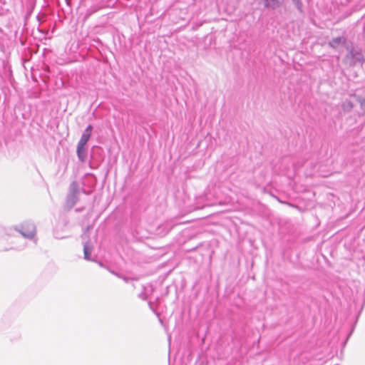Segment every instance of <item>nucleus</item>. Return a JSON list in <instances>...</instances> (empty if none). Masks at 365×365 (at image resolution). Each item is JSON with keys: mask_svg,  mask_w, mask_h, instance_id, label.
Segmentation results:
<instances>
[{"mask_svg": "<svg viewBox=\"0 0 365 365\" xmlns=\"http://www.w3.org/2000/svg\"><path fill=\"white\" fill-rule=\"evenodd\" d=\"M346 49L348 53L344 58V63L353 66L357 63L362 64L364 62L365 58L360 49H356L349 46H346Z\"/></svg>", "mask_w": 365, "mask_h": 365, "instance_id": "f257e3e1", "label": "nucleus"}, {"mask_svg": "<svg viewBox=\"0 0 365 365\" xmlns=\"http://www.w3.org/2000/svg\"><path fill=\"white\" fill-rule=\"evenodd\" d=\"M79 187L76 182H73L69 188V193L66 200V205L69 208H72L78 200Z\"/></svg>", "mask_w": 365, "mask_h": 365, "instance_id": "f03ea898", "label": "nucleus"}, {"mask_svg": "<svg viewBox=\"0 0 365 365\" xmlns=\"http://www.w3.org/2000/svg\"><path fill=\"white\" fill-rule=\"evenodd\" d=\"M19 231L24 237L32 239L36 234V227L31 222H26L21 225Z\"/></svg>", "mask_w": 365, "mask_h": 365, "instance_id": "7ed1b4c3", "label": "nucleus"}, {"mask_svg": "<svg viewBox=\"0 0 365 365\" xmlns=\"http://www.w3.org/2000/svg\"><path fill=\"white\" fill-rule=\"evenodd\" d=\"M93 127L91 125H89L84 130L83 135H81V138L78 142V144H81V145H86L88 143V141L90 139L91 133H92Z\"/></svg>", "mask_w": 365, "mask_h": 365, "instance_id": "20e7f679", "label": "nucleus"}, {"mask_svg": "<svg viewBox=\"0 0 365 365\" xmlns=\"http://www.w3.org/2000/svg\"><path fill=\"white\" fill-rule=\"evenodd\" d=\"M76 152L78 159L81 162H84L87 157V150L86 145H81V144L78 143Z\"/></svg>", "mask_w": 365, "mask_h": 365, "instance_id": "39448f33", "label": "nucleus"}, {"mask_svg": "<svg viewBox=\"0 0 365 365\" xmlns=\"http://www.w3.org/2000/svg\"><path fill=\"white\" fill-rule=\"evenodd\" d=\"M93 250V245L89 242H83L84 258L87 260L91 259V255Z\"/></svg>", "mask_w": 365, "mask_h": 365, "instance_id": "423d86ee", "label": "nucleus"}, {"mask_svg": "<svg viewBox=\"0 0 365 365\" xmlns=\"http://www.w3.org/2000/svg\"><path fill=\"white\" fill-rule=\"evenodd\" d=\"M346 43V38L344 37H336L329 41V45L336 48L339 45H344Z\"/></svg>", "mask_w": 365, "mask_h": 365, "instance_id": "0eeeda50", "label": "nucleus"}, {"mask_svg": "<svg viewBox=\"0 0 365 365\" xmlns=\"http://www.w3.org/2000/svg\"><path fill=\"white\" fill-rule=\"evenodd\" d=\"M266 7L275 9L279 6V0H263Z\"/></svg>", "mask_w": 365, "mask_h": 365, "instance_id": "6e6552de", "label": "nucleus"}, {"mask_svg": "<svg viewBox=\"0 0 365 365\" xmlns=\"http://www.w3.org/2000/svg\"><path fill=\"white\" fill-rule=\"evenodd\" d=\"M293 3L296 6V7L299 10L302 11V3L299 0H292Z\"/></svg>", "mask_w": 365, "mask_h": 365, "instance_id": "1a4fd4ad", "label": "nucleus"}, {"mask_svg": "<svg viewBox=\"0 0 365 365\" xmlns=\"http://www.w3.org/2000/svg\"><path fill=\"white\" fill-rule=\"evenodd\" d=\"M111 273H112V274H115V276H117L118 277L123 279L125 282H128V277H122V276H120V274H118L115 273V272H113V271H111Z\"/></svg>", "mask_w": 365, "mask_h": 365, "instance_id": "9d476101", "label": "nucleus"}, {"mask_svg": "<svg viewBox=\"0 0 365 365\" xmlns=\"http://www.w3.org/2000/svg\"><path fill=\"white\" fill-rule=\"evenodd\" d=\"M359 103H360L361 109L365 112V98L360 99Z\"/></svg>", "mask_w": 365, "mask_h": 365, "instance_id": "9b49d317", "label": "nucleus"}, {"mask_svg": "<svg viewBox=\"0 0 365 365\" xmlns=\"http://www.w3.org/2000/svg\"><path fill=\"white\" fill-rule=\"evenodd\" d=\"M347 108H349V109L353 108V105L351 102L347 103Z\"/></svg>", "mask_w": 365, "mask_h": 365, "instance_id": "f8f14e48", "label": "nucleus"}]
</instances>
